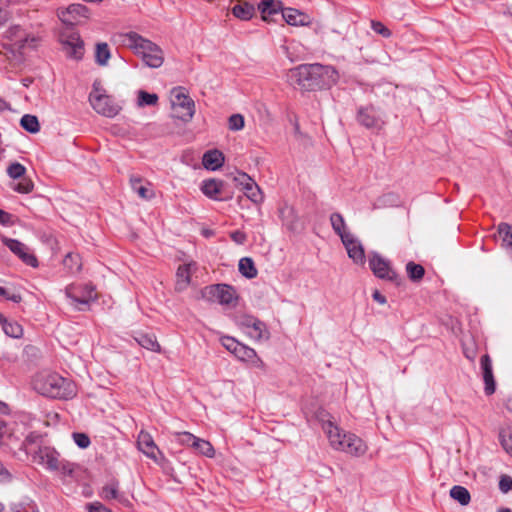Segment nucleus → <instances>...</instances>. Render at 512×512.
<instances>
[{
    "instance_id": "nucleus-1",
    "label": "nucleus",
    "mask_w": 512,
    "mask_h": 512,
    "mask_svg": "<svg viewBox=\"0 0 512 512\" xmlns=\"http://www.w3.org/2000/svg\"><path fill=\"white\" fill-rule=\"evenodd\" d=\"M338 78V72L333 66L319 63L301 64L287 73L290 84L298 85L306 91L330 88L338 81Z\"/></svg>"
},
{
    "instance_id": "nucleus-2",
    "label": "nucleus",
    "mask_w": 512,
    "mask_h": 512,
    "mask_svg": "<svg viewBox=\"0 0 512 512\" xmlns=\"http://www.w3.org/2000/svg\"><path fill=\"white\" fill-rule=\"evenodd\" d=\"M322 427L334 449L355 457L363 456L366 453L368 447L357 435L342 433L340 428L331 421L324 422Z\"/></svg>"
},
{
    "instance_id": "nucleus-3",
    "label": "nucleus",
    "mask_w": 512,
    "mask_h": 512,
    "mask_svg": "<svg viewBox=\"0 0 512 512\" xmlns=\"http://www.w3.org/2000/svg\"><path fill=\"white\" fill-rule=\"evenodd\" d=\"M35 390L50 398L69 399L76 391L75 385L57 373L41 374L34 380Z\"/></svg>"
},
{
    "instance_id": "nucleus-4",
    "label": "nucleus",
    "mask_w": 512,
    "mask_h": 512,
    "mask_svg": "<svg viewBox=\"0 0 512 512\" xmlns=\"http://www.w3.org/2000/svg\"><path fill=\"white\" fill-rule=\"evenodd\" d=\"M33 462L43 466L46 470L59 471L63 476H72L75 465L62 459L60 453L51 446L40 445L34 451H30Z\"/></svg>"
},
{
    "instance_id": "nucleus-5",
    "label": "nucleus",
    "mask_w": 512,
    "mask_h": 512,
    "mask_svg": "<svg viewBox=\"0 0 512 512\" xmlns=\"http://www.w3.org/2000/svg\"><path fill=\"white\" fill-rule=\"evenodd\" d=\"M126 43L135 50V53L142 57L143 62L148 67L158 68L163 64L162 50L156 44L143 38L136 32L126 34Z\"/></svg>"
},
{
    "instance_id": "nucleus-6",
    "label": "nucleus",
    "mask_w": 512,
    "mask_h": 512,
    "mask_svg": "<svg viewBox=\"0 0 512 512\" xmlns=\"http://www.w3.org/2000/svg\"><path fill=\"white\" fill-rule=\"evenodd\" d=\"M202 296L207 301L218 302L223 306H235L238 295L235 288L228 284H213L202 290Z\"/></svg>"
},
{
    "instance_id": "nucleus-7",
    "label": "nucleus",
    "mask_w": 512,
    "mask_h": 512,
    "mask_svg": "<svg viewBox=\"0 0 512 512\" xmlns=\"http://www.w3.org/2000/svg\"><path fill=\"white\" fill-rule=\"evenodd\" d=\"M65 295L70 304L80 311L85 310V307L97 298L94 287L90 284L70 285L66 287Z\"/></svg>"
},
{
    "instance_id": "nucleus-8",
    "label": "nucleus",
    "mask_w": 512,
    "mask_h": 512,
    "mask_svg": "<svg viewBox=\"0 0 512 512\" xmlns=\"http://www.w3.org/2000/svg\"><path fill=\"white\" fill-rule=\"evenodd\" d=\"M89 102L98 114L109 118L115 117L121 109L110 96L101 93L97 88L90 93Z\"/></svg>"
},
{
    "instance_id": "nucleus-9",
    "label": "nucleus",
    "mask_w": 512,
    "mask_h": 512,
    "mask_svg": "<svg viewBox=\"0 0 512 512\" xmlns=\"http://www.w3.org/2000/svg\"><path fill=\"white\" fill-rule=\"evenodd\" d=\"M172 94V107L175 111L181 110V113L177 117L183 121H189L192 119L195 113L194 101L184 93L183 87H175L171 91Z\"/></svg>"
},
{
    "instance_id": "nucleus-10",
    "label": "nucleus",
    "mask_w": 512,
    "mask_h": 512,
    "mask_svg": "<svg viewBox=\"0 0 512 512\" xmlns=\"http://www.w3.org/2000/svg\"><path fill=\"white\" fill-rule=\"evenodd\" d=\"M369 267L376 277L394 282L397 285L400 284V277L392 269L390 262L383 258L380 254L373 252L370 255Z\"/></svg>"
},
{
    "instance_id": "nucleus-11",
    "label": "nucleus",
    "mask_w": 512,
    "mask_h": 512,
    "mask_svg": "<svg viewBox=\"0 0 512 512\" xmlns=\"http://www.w3.org/2000/svg\"><path fill=\"white\" fill-rule=\"evenodd\" d=\"M7 174L14 180H19L18 183L10 185L11 189L20 194H28L33 191L34 184L32 180L26 177V168L19 162H13L7 168Z\"/></svg>"
},
{
    "instance_id": "nucleus-12",
    "label": "nucleus",
    "mask_w": 512,
    "mask_h": 512,
    "mask_svg": "<svg viewBox=\"0 0 512 512\" xmlns=\"http://www.w3.org/2000/svg\"><path fill=\"white\" fill-rule=\"evenodd\" d=\"M59 19L66 25H77L88 18V8L80 3L71 4L66 8L58 9Z\"/></svg>"
},
{
    "instance_id": "nucleus-13",
    "label": "nucleus",
    "mask_w": 512,
    "mask_h": 512,
    "mask_svg": "<svg viewBox=\"0 0 512 512\" xmlns=\"http://www.w3.org/2000/svg\"><path fill=\"white\" fill-rule=\"evenodd\" d=\"M357 122L367 129L379 131L384 126L381 114L373 107H360L356 116Z\"/></svg>"
},
{
    "instance_id": "nucleus-14",
    "label": "nucleus",
    "mask_w": 512,
    "mask_h": 512,
    "mask_svg": "<svg viewBox=\"0 0 512 512\" xmlns=\"http://www.w3.org/2000/svg\"><path fill=\"white\" fill-rule=\"evenodd\" d=\"M62 50L67 57L74 60H80L84 54V43L77 33H70L68 36L61 37Z\"/></svg>"
},
{
    "instance_id": "nucleus-15",
    "label": "nucleus",
    "mask_w": 512,
    "mask_h": 512,
    "mask_svg": "<svg viewBox=\"0 0 512 512\" xmlns=\"http://www.w3.org/2000/svg\"><path fill=\"white\" fill-rule=\"evenodd\" d=\"M137 446L142 453L156 463L159 462V458H164L162 452L155 444L153 437L146 431L141 430L138 434Z\"/></svg>"
},
{
    "instance_id": "nucleus-16",
    "label": "nucleus",
    "mask_w": 512,
    "mask_h": 512,
    "mask_svg": "<svg viewBox=\"0 0 512 512\" xmlns=\"http://www.w3.org/2000/svg\"><path fill=\"white\" fill-rule=\"evenodd\" d=\"M235 181H237L243 187L245 195L253 203L259 204L263 201L264 196L260 187L248 174L244 172L239 173L238 176L235 177Z\"/></svg>"
},
{
    "instance_id": "nucleus-17",
    "label": "nucleus",
    "mask_w": 512,
    "mask_h": 512,
    "mask_svg": "<svg viewBox=\"0 0 512 512\" xmlns=\"http://www.w3.org/2000/svg\"><path fill=\"white\" fill-rule=\"evenodd\" d=\"M342 244L347 250V254L349 258L353 260L356 264H364L365 263V251L364 248L357 237L352 235L342 236Z\"/></svg>"
},
{
    "instance_id": "nucleus-18",
    "label": "nucleus",
    "mask_w": 512,
    "mask_h": 512,
    "mask_svg": "<svg viewBox=\"0 0 512 512\" xmlns=\"http://www.w3.org/2000/svg\"><path fill=\"white\" fill-rule=\"evenodd\" d=\"M480 365L485 383L484 391L486 395H492L496 390V383L493 376L492 361L488 354L481 357Z\"/></svg>"
},
{
    "instance_id": "nucleus-19",
    "label": "nucleus",
    "mask_w": 512,
    "mask_h": 512,
    "mask_svg": "<svg viewBox=\"0 0 512 512\" xmlns=\"http://www.w3.org/2000/svg\"><path fill=\"white\" fill-rule=\"evenodd\" d=\"M8 248L27 265L31 267H37L38 266V260L33 255L30 254L27 250V247L20 241L16 239H9L6 242Z\"/></svg>"
},
{
    "instance_id": "nucleus-20",
    "label": "nucleus",
    "mask_w": 512,
    "mask_h": 512,
    "mask_svg": "<svg viewBox=\"0 0 512 512\" xmlns=\"http://www.w3.org/2000/svg\"><path fill=\"white\" fill-rule=\"evenodd\" d=\"M224 183L221 180L208 179L204 180L201 185V191L205 196L210 199L217 201L228 200L229 197H223L221 195Z\"/></svg>"
},
{
    "instance_id": "nucleus-21",
    "label": "nucleus",
    "mask_w": 512,
    "mask_h": 512,
    "mask_svg": "<svg viewBox=\"0 0 512 512\" xmlns=\"http://www.w3.org/2000/svg\"><path fill=\"white\" fill-rule=\"evenodd\" d=\"M282 18L291 26H308L311 23L309 15L294 8L282 9Z\"/></svg>"
},
{
    "instance_id": "nucleus-22",
    "label": "nucleus",
    "mask_w": 512,
    "mask_h": 512,
    "mask_svg": "<svg viewBox=\"0 0 512 512\" xmlns=\"http://www.w3.org/2000/svg\"><path fill=\"white\" fill-rule=\"evenodd\" d=\"M100 497L104 500H117L118 502L127 505L128 499L123 493L119 491V482L115 479L105 484L100 492Z\"/></svg>"
},
{
    "instance_id": "nucleus-23",
    "label": "nucleus",
    "mask_w": 512,
    "mask_h": 512,
    "mask_svg": "<svg viewBox=\"0 0 512 512\" xmlns=\"http://www.w3.org/2000/svg\"><path fill=\"white\" fill-rule=\"evenodd\" d=\"M130 185L132 190L138 194V196L144 200H150L155 196L154 190L152 189V185L147 183L143 184V180L139 176H131L130 177Z\"/></svg>"
},
{
    "instance_id": "nucleus-24",
    "label": "nucleus",
    "mask_w": 512,
    "mask_h": 512,
    "mask_svg": "<svg viewBox=\"0 0 512 512\" xmlns=\"http://www.w3.org/2000/svg\"><path fill=\"white\" fill-rule=\"evenodd\" d=\"M224 156L219 150H209L204 153L202 158L203 166L208 169L215 171L223 165Z\"/></svg>"
},
{
    "instance_id": "nucleus-25",
    "label": "nucleus",
    "mask_w": 512,
    "mask_h": 512,
    "mask_svg": "<svg viewBox=\"0 0 512 512\" xmlns=\"http://www.w3.org/2000/svg\"><path fill=\"white\" fill-rule=\"evenodd\" d=\"M135 341L143 348L153 351L160 352L161 347L158 343L156 336L151 333H137L134 336Z\"/></svg>"
},
{
    "instance_id": "nucleus-26",
    "label": "nucleus",
    "mask_w": 512,
    "mask_h": 512,
    "mask_svg": "<svg viewBox=\"0 0 512 512\" xmlns=\"http://www.w3.org/2000/svg\"><path fill=\"white\" fill-rule=\"evenodd\" d=\"M246 334L255 341L269 338V332L266 324L258 318L252 323L251 327L247 329Z\"/></svg>"
},
{
    "instance_id": "nucleus-27",
    "label": "nucleus",
    "mask_w": 512,
    "mask_h": 512,
    "mask_svg": "<svg viewBox=\"0 0 512 512\" xmlns=\"http://www.w3.org/2000/svg\"><path fill=\"white\" fill-rule=\"evenodd\" d=\"M7 37L15 41L16 43H19L20 48H25L26 46L30 45L31 43L36 42V39L34 37H24L23 31L20 26H12L6 31Z\"/></svg>"
},
{
    "instance_id": "nucleus-28",
    "label": "nucleus",
    "mask_w": 512,
    "mask_h": 512,
    "mask_svg": "<svg viewBox=\"0 0 512 512\" xmlns=\"http://www.w3.org/2000/svg\"><path fill=\"white\" fill-rule=\"evenodd\" d=\"M330 223L333 231L337 234L342 240V236L352 235V233L348 230L346 222L342 214L338 212H334L330 215Z\"/></svg>"
},
{
    "instance_id": "nucleus-29",
    "label": "nucleus",
    "mask_w": 512,
    "mask_h": 512,
    "mask_svg": "<svg viewBox=\"0 0 512 512\" xmlns=\"http://www.w3.org/2000/svg\"><path fill=\"white\" fill-rule=\"evenodd\" d=\"M233 355L237 359L244 361V362L254 363L256 361H260V359L257 356L256 351L253 348H251L243 343L238 344V347L233 352Z\"/></svg>"
},
{
    "instance_id": "nucleus-30",
    "label": "nucleus",
    "mask_w": 512,
    "mask_h": 512,
    "mask_svg": "<svg viewBox=\"0 0 512 512\" xmlns=\"http://www.w3.org/2000/svg\"><path fill=\"white\" fill-rule=\"evenodd\" d=\"M258 9L262 13L263 20L267 21L268 16L278 13L279 11L282 12V3L280 1H274V0H262L258 4Z\"/></svg>"
},
{
    "instance_id": "nucleus-31",
    "label": "nucleus",
    "mask_w": 512,
    "mask_h": 512,
    "mask_svg": "<svg viewBox=\"0 0 512 512\" xmlns=\"http://www.w3.org/2000/svg\"><path fill=\"white\" fill-rule=\"evenodd\" d=\"M193 264L180 265L177 269L176 277V289L178 291L184 290L190 283L191 266Z\"/></svg>"
},
{
    "instance_id": "nucleus-32",
    "label": "nucleus",
    "mask_w": 512,
    "mask_h": 512,
    "mask_svg": "<svg viewBox=\"0 0 512 512\" xmlns=\"http://www.w3.org/2000/svg\"><path fill=\"white\" fill-rule=\"evenodd\" d=\"M232 14L239 18L240 20H249L253 17L255 13V8L253 5L242 2L234 5L231 9Z\"/></svg>"
},
{
    "instance_id": "nucleus-33",
    "label": "nucleus",
    "mask_w": 512,
    "mask_h": 512,
    "mask_svg": "<svg viewBox=\"0 0 512 512\" xmlns=\"http://www.w3.org/2000/svg\"><path fill=\"white\" fill-rule=\"evenodd\" d=\"M239 272L248 279L255 278L258 273L253 260L249 257H243L240 259Z\"/></svg>"
},
{
    "instance_id": "nucleus-34",
    "label": "nucleus",
    "mask_w": 512,
    "mask_h": 512,
    "mask_svg": "<svg viewBox=\"0 0 512 512\" xmlns=\"http://www.w3.org/2000/svg\"><path fill=\"white\" fill-rule=\"evenodd\" d=\"M450 496L463 506L468 505L471 500L469 491L460 485H455L451 488Z\"/></svg>"
},
{
    "instance_id": "nucleus-35",
    "label": "nucleus",
    "mask_w": 512,
    "mask_h": 512,
    "mask_svg": "<svg viewBox=\"0 0 512 512\" xmlns=\"http://www.w3.org/2000/svg\"><path fill=\"white\" fill-rule=\"evenodd\" d=\"M499 440L503 449L512 455V425H507L500 430Z\"/></svg>"
},
{
    "instance_id": "nucleus-36",
    "label": "nucleus",
    "mask_w": 512,
    "mask_h": 512,
    "mask_svg": "<svg viewBox=\"0 0 512 512\" xmlns=\"http://www.w3.org/2000/svg\"><path fill=\"white\" fill-rule=\"evenodd\" d=\"M110 49L107 43H98L95 51V61L100 66H105L110 59Z\"/></svg>"
},
{
    "instance_id": "nucleus-37",
    "label": "nucleus",
    "mask_w": 512,
    "mask_h": 512,
    "mask_svg": "<svg viewBox=\"0 0 512 512\" xmlns=\"http://www.w3.org/2000/svg\"><path fill=\"white\" fill-rule=\"evenodd\" d=\"M20 125L29 133H37L40 130V124L38 118L35 115H23L20 120Z\"/></svg>"
},
{
    "instance_id": "nucleus-38",
    "label": "nucleus",
    "mask_w": 512,
    "mask_h": 512,
    "mask_svg": "<svg viewBox=\"0 0 512 512\" xmlns=\"http://www.w3.org/2000/svg\"><path fill=\"white\" fill-rule=\"evenodd\" d=\"M406 272L410 280L418 282L424 277L425 269L422 265L410 261L406 264Z\"/></svg>"
},
{
    "instance_id": "nucleus-39",
    "label": "nucleus",
    "mask_w": 512,
    "mask_h": 512,
    "mask_svg": "<svg viewBox=\"0 0 512 512\" xmlns=\"http://www.w3.org/2000/svg\"><path fill=\"white\" fill-rule=\"evenodd\" d=\"M192 448H194L198 453L209 458H212L215 455V450L211 443L198 437L196 438Z\"/></svg>"
},
{
    "instance_id": "nucleus-40",
    "label": "nucleus",
    "mask_w": 512,
    "mask_h": 512,
    "mask_svg": "<svg viewBox=\"0 0 512 512\" xmlns=\"http://www.w3.org/2000/svg\"><path fill=\"white\" fill-rule=\"evenodd\" d=\"M5 335L19 339L23 336V328L22 326L14 320H9L5 327L2 329Z\"/></svg>"
},
{
    "instance_id": "nucleus-41",
    "label": "nucleus",
    "mask_w": 512,
    "mask_h": 512,
    "mask_svg": "<svg viewBox=\"0 0 512 512\" xmlns=\"http://www.w3.org/2000/svg\"><path fill=\"white\" fill-rule=\"evenodd\" d=\"M63 264L72 273L81 270L80 256L78 254L68 253L63 260Z\"/></svg>"
},
{
    "instance_id": "nucleus-42",
    "label": "nucleus",
    "mask_w": 512,
    "mask_h": 512,
    "mask_svg": "<svg viewBox=\"0 0 512 512\" xmlns=\"http://www.w3.org/2000/svg\"><path fill=\"white\" fill-rule=\"evenodd\" d=\"M158 102V95L155 93H148L140 90L138 92V105L139 106H154Z\"/></svg>"
},
{
    "instance_id": "nucleus-43",
    "label": "nucleus",
    "mask_w": 512,
    "mask_h": 512,
    "mask_svg": "<svg viewBox=\"0 0 512 512\" xmlns=\"http://www.w3.org/2000/svg\"><path fill=\"white\" fill-rule=\"evenodd\" d=\"M229 129L239 131L244 127V117L241 114H233L228 120Z\"/></svg>"
},
{
    "instance_id": "nucleus-44",
    "label": "nucleus",
    "mask_w": 512,
    "mask_h": 512,
    "mask_svg": "<svg viewBox=\"0 0 512 512\" xmlns=\"http://www.w3.org/2000/svg\"><path fill=\"white\" fill-rule=\"evenodd\" d=\"M72 437L76 445L82 449L87 448L91 443L89 436L85 433L75 432Z\"/></svg>"
},
{
    "instance_id": "nucleus-45",
    "label": "nucleus",
    "mask_w": 512,
    "mask_h": 512,
    "mask_svg": "<svg viewBox=\"0 0 512 512\" xmlns=\"http://www.w3.org/2000/svg\"><path fill=\"white\" fill-rule=\"evenodd\" d=\"M371 28L375 33L380 34L385 38L391 36V31L380 21H371Z\"/></svg>"
},
{
    "instance_id": "nucleus-46",
    "label": "nucleus",
    "mask_w": 512,
    "mask_h": 512,
    "mask_svg": "<svg viewBox=\"0 0 512 512\" xmlns=\"http://www.w3.org/2000/svg\"><path fill=\"white\" fill-rule=\"evenodd\" d=\"M176 435L178 437L179 443H181L182 445H187V446H191V447L193 446V444L197 438L195 435H193L190 432H179Z\"/></svg>"
},
{
    "instance_id": "nucleus-47",
    "label": "nucleus",
    "mask_w": 512,
    "mask_h": 512,
    "mask_svg": "<svg viewBox=\"0 0 512 512\" xmlns=\"http://www.w3.org/2000/svg\"><path fill=\"white\" fill-rule=\"evenodd\" d=\"M220 341H221V344L229 351L233 354V352L235 351V349L238 347V344L240 343L239 341H237L235 338L233 337H230V336H222L220 338Z\"/></svg>"
},
{
    "instance_id": "nucleus-48",
    "label": "nucleus",
    "mask_w": 512,
    "mask_h": 512,
    "mask_svg": "<svg viewBox=\"0 0 512 512\" xmlns=\"http://www.w3.org/2000/svg\"><path fill=\"white\" fill-rule=\"evenodd\" d=\"M257 318L252 316V315H242L238 318L237 320V323L238 325L245 330V332H247V329H249V327H251L252 323L256 320Z\"/></svg>"
},
{
    "instance_id": "nucleus-49",
    "label": "nucleus",
    "mask_w": 512,
    "mask_h": 512,
    "mask_svg": "<svg viewBox=\"0 0 512 512\" xmlns=\"http://www.w3.org/2000/svg\"><path fill=\"white\" fill-rule=\"evenodd\" d=\"M499 489L503 493H507L512 489V478L508 475H503L499 481Z\"/></svg>"
},
{
    "instance_id": "nucleus-50",
    "label": "nucleus",
    "mask_w": 512,
    "mask_h": 512,
    "mask_svg": "<svg viewBox=\"0 0 512 512\" xmlns=\"http://www.w3.org/2000/svg\"><path fill=\"white\" fill-rule=\"evenodd\" d=\"M88 512H112L101 502H93L87 505Z\"/></svg>"
},
{
    "instance_id": "nucleus-51",
    "label": "nucleus",
    "mask_w": 512,
    "mask_h": 512,
    "mask_svg": "<svg viewBox=\"0 0 512 512\" xmlns=\"http://www.w3.org/2000/svg\"><path fill=\"white\" fill-rule=\"evenodd\" d=\"M230 237L235 243L240 245L244 244L247 240L246 234L240 230L233 231Z\"/></svg>"
},
{
    "instance_id": "nucleus-52",
    "label": "nucleus",
    "mask_w": 512,
    "mask_h": 512,
    "mask_svg": "<svg viewBox=\"0 0 512 512\" xmlns=\"http://www.w3.org/2000/svg\"><path fill=\"white\" fill-rule=\"evenodd\" d=\"M40 436L37 435L36 433H30L26 438H25V441H24V445H26V447L34 444L37 442V439L39 438ZM30 451H32L30 448H27V452L30 453Z\"/></svg>"
},
{
    "instance_id": "nucleus-53",
    "label": "nucleus",
    "mask_w": 512,
    "mask_h": 512,
    "mask_svg": "<svg viewBox=\"0 0 512 512\" xmlns=\"http://www.w3.org/2000/svg\"><path fill=\"white\" fill-rule=\"evenodd\" d=\"M372 297L379 304L383 305V304H385L387 302L386 297L384 295H382L378 290H375L372 293Z\"/></svg>"
},
{
    "instance_id": "nucleus-54",
    "label": "nucleus",
    "mask_w": 512,
    "mask_h": 512,
    "mask_svg": "<svg viewBox=\"0 0 512 512\" xmlns=\"http://www.w3.org/2000/svg\"><path fill=\"white\" fill-rule=\"evenodd\" d=\"M5 298L7 300H10V301L14 302V303H19V302L22 301V296L20 294H18V293L9 294L7 292Z\"/></svg>"
},
{
    "instance_id": "nucleus-55",
    "label": "nucleus",
    "mask_w": 512,
    "mask_h": 512,
    "mask_svg": "<svg viewBox=\"0 0 512 512\" xmlns=\"http://www.w3.org/2000/svg\"><path fill=\"white\" fill-rule=\"evenodd\" d=\"M11 215L4 210L0 209V223L8 224L10 222Z\"/></svg>"
},
{
    "instance_id": "nucleus-56",
    "label": "nucleus",
    "mask_w": 512,
    "mask_h": 512,
    "mask_svg": "<svg viewBox=\"0 0 512 512\" xmlns=\"http://www.w3.org/2000/svg\"><path fill=\"white\" fill-rule=\"evenodd\" d=\"M9 19V13L5 9L0 8V26L4 25Z\"/></svg>"
},
{
    "instance_id": "nucleus-57",
    "label": "nucleus",
    "mask_w": 512,
    "mask_h": 512,
    "mask_svg": "<svg viewBox=\"0 0 512 512\" xmlns=\"http://www.w3.org/2000/svg\"><path fill=\"white\" fill-rule=\"evenodd\" d=\"M9 413V407L6 403L0 401V414H8Z\"/></svg>"
},
{
    "instance_id": "nucleus-58",
    "label": "nucleus",
    "mask_w": 512,
    "mask_h": 512,
    "mask_svg": "<svg viewBox=\"0 0 512 512\" xmlns=\"http://www.w3.org/2000/svg\"><path fill=\"white\" fill-rule=\"evenodd\" d=\"M9 320L10 319L6 318L2 313H0V325L2 326V329L5 327Z\"/></svg>"
},
{
    "instance_id": "nucleus-59",
    "label": "nucleus",
    "mask_w": 512,
    "mask_h": 512,
    "mask_svg": "<svg viewBox=\"0 0 512 512\" xmlns=\"http://www.w3.org/2000/svg\"><path fill=\"white\" fill-rule=\"evenodd\" d=\"M24 512H40L36 505H29L24 509Z\"/></svg>"
},
{
    "instance_id": "nucleus-60",
    "label": "nucleus",
    "mask_w": 512,
    "mask_h": 512,
    "mask_svg": "<svg viewBox=\"0 0 512 512\" xmlns=\"http://www.w3.org/2000/svg\"><path fill=\"white\" fill-rule=\"evenodd\" d=\"M0 476H6V477L10 476L9 472L5 469V467L3 466V464L1 462H0Z\"/></svg>"
},
{
    "instance_id": "nucleus-61",
    "label": "nucleus",
    "mask_w": 512,
    "mask_h": 512,
    "mask_svg": "<svg viewBox=\"0 0 512 512\" xmlns=\"http://www.w3.org/2000/svg\"><path fill=\"white\" fill-rule=\"evenodd\" d=\"M8 108L7 102L0 98V111H3Z\"/></svg>"
},
{
    "instance_id": "nucleus-62",
    "label": "nucleus",
    "mask_w": 512,
    "mask_h": 512,
    "mask_svg": "<svg viewBox=\"0 0 512 512\" xmlns=\"http://www.w3.org/2000/svg\"><path fill=\"white\" fill-rule=\"evenodd\" d=\"M507 141H508L509 145L512 146V131L508 132Z\"/></svg>"
},
{
    "instance_id": "nucleus-63",
    "label": "nucleus",
    "mask_w": 512,
    "mask_h": 512,
    "mask_svg": "<svg viewBox=\"0 0 512 512\" xmlns=\"http://www.w3.org/2000/svg\"><path fill=\"white\" fill-rule=\"evenodd\" d=\"M6 294H7V290H6V288H4V287H1V286H0V295H1V296H3V297H5V296H6Z\"/></svg>"
},
{
    "instance_id": "nucleus-64",
    "label": "nucleus",
    "mask_w": 512,
    "mask_h": 512,
    "mask_svg": "<svg viewBox=\"0 0 512 512\" xmlns=\"http://www.w3.org/2000/svg\"><path fill=\"white\" fill-rule=\"evenodd\" d=\"M498 512H512L509 508H502Z\"/></svg>"
}]
</instances>
